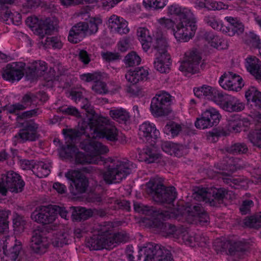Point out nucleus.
Wrapping results in <instances>:
<instances>
[{"label":"nucleus","instance_id":"56","mask_svg":"<svg viewBox=\"0 0 261 261\" xmlns=\"http://www.w3.org/2000/svg\"><path fill=\"white\" fill-rule=\"evenodd\" d=\"M161 148L164 151L170 155H178L179 149L177 145L170 142H163L161 144Z\"/></svg>","mask_w":261,"mask_h":261},{"label":"nucleus","instance_id":"12","mask_svg":"<svg viewBox=\"0 0 261 261\" xmlns=\"http://www.w3.org/2000/svg\"><path fill=\"white\" fill-rule=\"evenodd\" d=\"M25 64L23 62H13L3 68V78L10 82L19 81L23 76Z\"/></svg>","mask_w":261,"mask_h":261},{"label":"nucleus","instance_id":"18","mask_svg":"<svg viewBox=\"0 0 261 261\" xmlns=\"http://www.w3.org/2000/svg\"><path fill=\"white\" fill-rule=\"evenodd\" d=\"M139 135L141 138L152 144L158 138L160 133L154 124L145 122L140 125Z\"/></svg>","mask_w":261,"mask_h":261},{"label":"nucleus","instance_id":"64","mask_svg":"<svg viewBox=\"0 0 261 261\" xmlns=\"http://www.w3.org/2000/svg\"><path fill=\"white\" fill-rule=\"evenodd\" d=\"M159 22L161 28L166 30H171L174 35V32H175L176 30L174 28L175 25L174 21L170 19L162 18L159 20Z\"/></svg>","mask_w":261,"mask_h":261},{"label":"nucleus","instance_id":"30","mask_svg":"<svg viewBox=\"0 0 261 261\" xmlns=\"http://www.w3.org/2000/svg\"><path fill=\"white\" fill-rule=\"evenodd\" d=\"M55 30L54 22L50 18L40 20L37 28L35 29L36 33L43 38L45 35H50Z\"/></svg>","mask_w":261,"mask_h":261},{"label":"nucleus","instance_id":"4","mask_svg":"<svg viewBox=\"0 0 261 261\" xmlns=\"http://www.w3.org/2000/svg\"><path fill=\"white\" fill-rule=\"evenodd\" d=\"M89 128L92 131V137L105 138L112 143H116L118 138V129L114 122L109 118L99 117L97 118H90Z\"/></svg>","mask_w":261,"mask_h":261},{"label":"nucleus","instance_id":"43","mask_svg":"<svg viewBox=\"0 0 261 261\" xmlns=\"http://www.w3.org/2000/svg\"><path fill=\"white\" fill-rule=\"evenodd\" d=\"M240 162L241 160L238 158L226 156L223 160V169L233 172L241 167Z\"/></svg>","mask_w":261,"mask_h":261},{"label":"nucleus","instance_id":"27","mask_svg":"<svg viewBox=\"0 0 261 261\" xmlns=\"http://www.w3.org/2000/svg\"><path fill=\"white\" fill-rule=\"evenodd\" d=\"M83 148L87 152L90 153V156H93L92 158H94L97 155H100L99 154L106 153L109 151L107 146L94 140H90L86 143L84 145Z\"/></svg>","mask_w":261,"mask_h":261},{"label":"nucleus","instance_id":"25","mask_svg":"<svg viewBox=\"0 0 261 261\" xmlns=\"http://www.w3.org/2000/svg\"><path fill=\"white\" fill-rule=\"evenodd\" d=\"M168 211L169 213V217L164 218H158L156 217V220L153 222V225L154 227L156 228L158 231L159 232L166 234L167 236L172 234L175 238L179 228H177L174 225L158 220V219L165 220L170 218V212L169 211Z\"/></svg>","mask_w":261,"mask_h":261},{"label":"nucleus","instance_id":"13","mask_svg":"<svg viewBox=\"0 0 261 261\" xmlns=\"http://www.w3.org/2000/svg\"><path fill=\"white\" fill-rule=\"evenodd\" d=\"M201 60V57L197 49L187 52L179 69L181 71L196 73L199 71V65Z\"/></svg>","mask_w":261,"mask_h":261},{"label":"nucleus","instance_id":"23","mask_svg":"<svg viewBox=\"0 0 261 261\" xmlns=\"http://www.w3.org/2000/svg\"><path fill=\"white\" fill-rule=\"evenodd\" d=\"M86 245L91 250H97L103 248L109 249L107 234L99 236H93L88 239Z\"/></svg>","mask_w":261,"mask_h":261},{"label":"nucleus","instance_id":"5","mask_svg":"<svg viewBox=\"0 0 261 261\" xmlns=\"http://www.w3.org/2000/svg\"><path fill=\"white\" fill-rule=\"evenodd\" d=\"M147 192L152 195L154 201L162 204L173 205L176 197L175 188L173 187H165L159 178L150 179L147 183Z\"/></svg>","mask_w":261,"mask_h":261},{"label":"nucleus","instance_id":"39","mask_svg":"<svg viewBox=\"0 0 261 261\" xmlns=\"http://www.w3.org/2000/svg\"><path fill=\"white\" fill-rule=\"evenodd\" d=\"M244 109V104L237 98L229 95L223 109L230 112H240Z\"/></svg>","mask_w":261,"mask_h":261},{"label":"nucleus","instance_id":"40","mask_svg":"<svg viewBox=\"0 0 261 261\" xmlns=\"http://www.w3.org/2000/svg\"><path fill=\"white\" fill-rule=\"evenodd\" d=\"M245 97L248 101H251L256 107L261 109V92L255 87H249L246 91Z\"/></svg>","mask_w":261,"mask_h":261},{"label":"nucleus","instance_id":"7","mask_svg":"<svg viewBox=\"0 0 261 261\" xmlns=\"http://www.w3.org/2000/svg\"><path fill=\"white\" fill-rule=\"evenodd\" d=\"M25 183L21 176L13 171H9L0 179V193L6 195L8 191L18 193L23 191Z\"/></svg>","mask_w":261,"mask_h":261},{"label":"nucleus","instance_id":"24","mask_svg":"<svg viewBox=\"0 0 261 261\" xmlns=\"http://www.w3.org/2000/svg\"><path fill=\"white\" fill-rule=\"evenodd\" d=\"M109 27L120 35L126 34L129 31L128 22L123 18L113 15L109 19Z\"/></svg>","mask_w":261,"mask_h":261},{"label":"nucleus","instance_id":"34","mask_svg":"<svg viewBox=\"0 0 261 261\" xmlns=\"http://www.w3.org/2000/svg\"><path fill=\"white\" fill-rule=\"evenodd\" d=\"M138 39L142 44L143 49L147 51L150 47L152 38L149 33V31L144 28H140L137 30Z\"/></svg>","mask_w":261,"mask_h":261},{"label":"nucleus","instance_id":"21","mask_svg":"<svg viewBox=\"0 0 261 261\" xmlns=\"http://www.w3.org/2000/svg\"><path fill=\"white\" fill-rule=\"evenodd\" d=\"M87 36L86 22H80L73 25L69 31L68 40L73 43H77Z\"/></svg>","mask_w":261,"mask_h":261},{"label":"nucleus","instance_id":"2","mask_svg":"<svg viewBox=\"0 0 261 261\" xmlns=\"http://www.w3.org/2000/svg\"><path fill=\"white\" fill-rule=\"evenodd\" d=\"M168 13L179 17V22L176 25L174 32L175 38L179 41L187 42L195 35L197 29L196 19L191 11L187 8H181L176 5L168 7Z\"/></svg>","mask_w":261,"mask_h":261},{"label":"nucleus","instance_id":"61","mask_svg":"<svg viewBox=\"0 0 261 261\" xmlns=\"http://www.w3.org/2000/svg\"><path fill=\"white\" fill-rule=\"evenodd\" d=\"M202 211L203 207L200 204L187 206L185 209V212L188 214V216H191L196 218L199 215V212H201Z\"/></svg>","mask_w":261,"mask_h":261},{"label":"nucleus","instance_id":"14","mask_svg":"<svg viewBox=\"0 0 261 261\" xmlns=\"http://www.w3.org/2000/svg\"><path fill=\"white\" fill-rule=\"evenodd\" d=\"M220 85L224 89L238 91L244 86L242 78L231 72H225L219 81Z\"/></svg>","mask_w":261,"mask_h":261},{"label":"nucleus","instance_id":"19","mask_svg":"<svg viewBox=\"0 0 261 261\" xmlns=\"http://www.w3.org/2000/svg\"><path fill=\"white\" fill-rule=\"evenodd\" d=\"M152 48L155 56H170L167 53L168 44L166 39L159 28L156 29Z\"/></svg>","mask_w":261,"mask_h":261},{"label":"nucleus","instance_id":"35","mask_svg":"<svg viewBox=\"0 0 261 261\" xmlns=\"http://www.w3.org/2000/svg\"><path fill=\"white\" fill-rule=\"evenodd\" d=\"M71 236L67 232H59L51 239V244L54 247H62L68 245L71 241Z\"/></svg>","mask_w":261,"mask_h":261},{"label":"nucleus","instance_id":"51","mask_svg":"<svg viewBox=\"0 0 261 261\" xmlns=\"http://www.w3.org/2000/svg\"><path fill=\"white\" fill-rule=\"evenodd\" d=\"M167 0H143V3L146 8L160 9L166 5Z\"/></svg>","mask_w":261,"mask_h":261},{"label":"nucleus","instance_id":"52","mask_svg":"<svg viewBox=\"0 0 261 261\" xmlns=\"http://www.w3.org/2000/svg\"><path fill=\"white\" fill-rule=\"evenodd\" d=\"M203 113L208 119L211 120L214 125H216L219 122L221 115L215 109L213 108H209Z\"/></svg>","mask_w":261,"mask_h":261},{"label":"nucleus","instance_id":"48","mask_svg":"<svg viewBox=\"0 0 261 261\" xmlns=\"http://www.w3.org/2000/svg\"><path fill=\"white\" fill-rule=\"evenodd\" d=\"M195 126L197 128L204 129L212 127L214 125L213 122L211 121V120L208 119L205 116V114L202 113L200 117L197 118L195 122Z\"/></svg>","mask_w":261,"mask_h":261},{"label":"nucleus","instance_id":"6","mask_svg":"<svg viewBox=\"0 0 261 261\" xmlns=\"http://www.w3.org/2000/svg\"><path fill=\"white\" fill-rule=\"evenodd\" d=\"M53 207V205L41 206L36 208L31 214L32 220L44 225H46L42 228L48 232L56 230L58 227L57 224H53L56 219V215L55 214Z\"/></svg>","mask_w":261,"mask_h":261},{"label":"nucleus","instance_id":"17","mask_svg":"<svg viewBox=\"0 0 261 261\" xmlns=\"http://www.w3.org/2000/svg\"><path fill=\"white\" fill-rule=\"evenodd\" d=\"M225 19L226 23H224L222 27V32L226 35L232 37L240 35L244 31L243 24L237 18L226 17Z\"/></svg>","mask_w":261,"mask_h":261},{"label":"nucleus","instance_id":"29","mask_svg":"<svg viewBox=\"0 0 261 261\" xmlns=\"http://www.w3.org/2000/svg\"><path fill=\"white\" fill-rule=\"evenodd\" d=\"M70 212L73 221H81L87 220L91 217L93 212L91 209H86L83 207H70Z\"/></svg>","mask_w":261,"mask_h":261},{"label":"nucleus","instance_id":"36","mask_svg":"<svg viewBox=\"0 0 261 261\" xmlns=\"http://www.w3.org/2000/svg\"><path fill=\"white\" fill-rule=\"evenodd\" d=\"M170 60V56H156L155 60L154 61V68L161 73L168 72L171 65Z\"/></svg>","mask_w":261,"mask_h":261},{"label":"nucleus","instance_id":"9","mask_svg":"<svg viewBox=\"0 0 261 261\" xmlns=\"http://www.w3.org/2000/svg\"><path fill=\"white\" fill-rule=\"evenodd\" d=\"M65 177L71 181L70 190L73 195L76 196L86 192L89 182L81 172L78 170H71L65 174Z\"/></svg>","mask_w":261,"mask_h":261},{"label":"nucleus","instance_id":"3","mask_svg":"<svg viewBox=\"0 0 261 261\" xmlns=\"http://www.w3.org/2000/svg\"><path fill=\"white\" fill-rule=\"evenodd\" d=\"M126 256L129 261H174L170 250L153 243H147L140 248L136 259L132 250L129 251Z\"/></svg>","mask_w":261,"mask_h":261},{"label":"nucleus","instance_id":"44","mask_svg":"<svg viewBox=\"0 0 261 261\" xmlns=\"http://www.w3.org/2000/svg\"><path fill=\"white\" fill-rule=\"evenodd\" d=\"M193 197L197 201H203L209 203L211 197L210 189L204 188H198L197 191L193 193Z\"/></svg>","mask_w":261,"mask_h":261},{"label":"nucleus","instance_id":"62","mask_svg":"<svg viewBox=\"0 0 261 261\" xmlns=\"http://www.w3.org/2000/svg\"><path fill=\"white\" fill-rule=\"evenodd\" d=\"M204 21L213 29L222 32V27L224 23L219 24L215 16H206L204 17Z\"/></svg>","mask_w":261,"mask_h":261},{"label":"nucleus","instance_id":"11","mask_svg":"<svg viewBox=\"0 0 261 261\" xmlns=\"http://www.w3.org/2000/svg\"><path fill=\"white\" fill-rule=\"evenodd\" d=\"M38 124L33 120L26 121L22 124V128L19 130L14 138L20 143L35 141L40 137L38 132Z\"/></svg>","mask_w":261,"mask_h":261},{"label":"nucleus","instance_id":"1","mask_svg":"<svg viewBox=\"0 0 261 261\" xmlns=\"http://www.w3.org/2000/svg\"><path fill=\"white\" fill-rule=\"evenodd\" d=\"M74 156L76 164H94L106 166L107 169L102 173V175L107 184L119 183L132 172V164L127 160H114L101 155L90 158L80 151L76 152Z\"/></svg>","mask_w":261,"mask_h":261},{"label":"nucleus","instance_id":"41","mask_svg":"<svg viewBox=\"0 0 261 261\" xmlns=\"http://www.w3.org/2000/svg\"><path fill=\"white\" fill-rule=\"evenodd\" d=\"M32 171L39 178H43L50 173L49 166L43 162H38L33 165Z\"/></svg>","mask_w":261,"mask_h":261},{"label":"nucleus","instance_id":"37","mask_svg":"<svg viewBox=\"0 0 261 261\" xmlns=\"http://www.w3.org/2000/svg\"><path fill=\"white\" fill-rule=\"evenodd\" d=\"M244 125V122L239 115L231 116L228 119V123L225 127L229 133L240 132Z\"/></svg>","mask_w":261,"mask_h":261},{"label":"nucleus","instance_id":"16","mask_svg":"<svg viewBox=\"0 0 261 261\" xmlns=\"http://www.w3.org/2000/svg\"><path fill=\"white\" fill-rule=\"evenodd\" d=\"M148 71L143 67L136 68L134 70H129L125 74V78L132 85L127 86V92L134 94L136 90V84L140 81H143L147 78Z\"/></svg>","mask_w":261,"mask_h":261},{"label":"nucleus","instance_id":"42","mask_svg":"<svg viewBox=\"0 0 261 261\" xmlns=\"http://www.w3.org/2000/svg\"><path fill=\"white\" fill-rule=\"evenodd\" d=\"M140 155L141 160L148 164L154 162L161 157L154 149L148 147L143 149Z\"/></svg>","mask_w":261,"mask_h":261},{"label":"nucleus","instance_id":"49","mask_svg":"<svg viewBox=\"0 0 261 261\" xmlns=\"http://www.w3.org/2000/svg\"><path fill=\"white\" fill-rule=\"evenodd\" d=\"M181 130V126L180 125L173 121L168 123L164 128L165 133L167 135H171L172 137L177 136Z\"/></svg>","mask_w":261,"mask_h":261},{"label":"nucleus","instance_id":"47","mask_svg":"<svg viewBox=\"0 0 261 261\" xmlns=\"http://www.w3.org/2000/svg\"><path fill=\"white\" fill-rule=\"evenodd\" d=\"M226 150L232 154H243L248 151V148L244 143H236L228 147Z\"/></svg>","mask_w":261,"mask_h":261},{"label":"nucleus","instance_id":"50","mask_svg":"<svg viewBox=\"0 0 261 261\" xmlns=\"http://www.w3.org/2000/svg\"><path fill=\"white\" fill-rule=\"evenodd\" d=\"M230 240H221L217 239L213 243V247L217 252H225L228 253Z\"/></svg>","mask_w":261,"mask_h":261},{"label":"nucleus","instance_id":"15","mask_svg":"<svg viewBox=\"0 0 261 261\" xmlns=\"http://www.w3.org/2000/svg\"><path fill=\"white\" fill-rule=\"evenodd\" d=\"M43 232L42 228L35 229L32 232L30 248L34 253L37 254L45 253L48 246L47 239L43 236Z\"/></svg>","mask_w":261,"mask_h":261},{"label":"nucleus","instance_id":"45","mask_svg":"<svg viewBox=\"0 0 261 261\" xmlns=\"http://www.w3.org/2000/svg\"><path fill=\"white\" fill-rule=\"evenodd\" d=\"M123 61L127 67H133L139 65L141 59L135 51H132L125 57Z\"/></svg>","mask_w":261,"mask_h":261},{"label":"nucleus","instance_id":"63","mask_svg":"<svg viewBox=\"0 0 261 261\" xmlns=\"http://www.w3.org/2000/svg\"><path fill=\"white\" fill-rule=\"evenodd\" d=\"M13 12L9 10L8 7L3 6L2 9H0V19L6 22V23L10 24L12 22V16Z\"/></svg>","mask_w":261,"mask_h":261},{"label":"nucleus","instance_id":"28","mask_svg":"<svg viewBox=\"0 0 261 261\" xmlns=\"http://www.w3.org/2000/svg\"><path fill=\"white\" fill-rule=\"evenodd\" d=\"M246 251L245 245L241 241H229L228 251L227 253L237 260L243 257Z\"/></svg>","mask_w":261,"mask_h":261},{"label":"nucleus","instance_id":"32","mask_svg":"<svg viewBox=\"0 0 261 261\" xmlns=\"http://www.w3.org/2000/svg\"><path fill=\"white\" fill-rule=\"evenodd\" d=\"M108 241L110 249H113L118 244L125 243L129 239L128 234L125 231L118 232L113 234H107Z\"/></svg>","mask_w":261,"mask_h":261},{"label":"nucleus","instance_id":"59","mask_svg":"<svg viewBox=\"0 0 261 261\" xmlns=\"http://www.w3.org/2000/svg\"><path fill=\"white\" fill-rule=\"evenodd\" d=\"M8 212L0 210V233L4 232L8 229Z\"/></svg>","mask_w":261,"mask_h":261},{"label":"nucleus","instance_id":"58","mask_svg":"<svg viewBox=\"0 0 261 261\" xmlns=\"http://www.w3.org/2000/svg\"><path fill=\"white\" fill-rule=\"evenodd\" d=\"M177 239H181L187 245H192L194 238L190 236L189 233L184 229L179 228L176 237Z\"/></svg>","mask_w":261,"mask_h":261},{"label":"nucleus","instance_id":"54","mask_svg":"<svg viewBox=\"0 0 261 261\" xmlns=\"http://www.w3.org/2000/svg\"><path fill=\"white\" fill-rule=\"evenodd\" d=\"M244 224L250 228L258 229L261 227V216H252L245 220Z\"/></svg>","mask_w":261,"mask_h":261},{"label":"nucleus","instance_id":"53","mask_svg":"<svg viewBox=\"0 0 261 261\" xmlns=\"http://www.w3.org/2000/svg\"><path fill=\"white\" fill-rule=\"evenodd\" d=\"M247 138L253 146H256L261 149V129L258 131H250L248 134Z\"/></svg>","mask_w":261,"mask_h":261},{"label":"nucleus","instance_id":"33","mask_svg":"<svg viewBox=\"0 0 261 261\" xmlns=\"http://www.w3.org/2000/svg\"><path fill=\"white\" fill-rule=\"evenodd\" d=\"M109 115L115 121L126 124L130 121L129 113L123 108L115 109L109 111Z\"/></svg>","mask_w":261,"mask_h":261},{"label":"nucleus","instance_id":"55","mask_svg":"<svg viewBox=\"0 0 261 261\" xmlns=\"http://www.w3.org/2000/svg\"><path fill=\"white\" fill-rule=\"evenodd\" d=\"M70 95L72 97V99H73L75 102L81 100L86 101V103L82 106V108L85 109L88 113H90L92 111V109H91L90 108V105L88 104L87 98H84L82 92L72 91L70 93Z\"/></svg>","mask_w":261,"mask_h":261},{"label":"nucleus","instance_id":"10","mask_svg":"<svg viewBox=\"0 0 261 261\" xmlns=\"http://www.w3.org/2000/svg\"><path fill=\"white\" fill-rule=\"evenodd\" d=\"M67 145L62 148V152L66 158H72L78 150L74 145L76 139L85 133L84 130H79L76 129L65 128L62 130Z\"/></svg>","mask_w":261,"mask_h":261},{"label":"nucleus","instance_id":"38","mask_svg":"<svg viewBox=\"0 0 261 261\" xmlns=\"http://www.w3.org/2000/svg\"><path fill=\"white\" fill-rule=\"evenodd\" d=\"M218 90L209 86L204 85L200 88L194 89V92L195 96L200 98L204 97L207 99L213 101L214 96L216 95Z\"/></svg>","mask_w":261,"mask_h":261},{"label":"nucleus","instance_id":"46","mask_svg":"<svg viewBox=\"0 0 261 261\" xmlns=\"http://www.w3.org/2000/svg\"><path fill=\"white\" fill-rule=\"evenodd\" d=\"M101 23L100 19L92 18L88 22H86V29L87 35L95 34L98 29V25Z\"/></svg>","mask_w":261,"mask_h":261},{"label":"nucleus","instance_id":"57","mask_svg":"<svg viewBox=\"0 0 261 261\" xmlns=\"http://www.w3.org/2000/svg\"><path fill=\"white\" fill-rule=\"evenodd\" d=\"M101 56L103 60L109 63L119 61L122 58L119 53L109 51L101 52Z\"/></svg>","mask_w":261,"mask_h":261},{"label":"nucleus","instance_id":"60","mask_svg":"<svg viewBox=\"0 0 261 261\" xmlns=\"http://www.w3.org/2000/svg\"><path fill=\"white\" fill-rule=\"evenodd\" d=\"M229 95L217 90L213 101L219 105L222 109L226 102Z\"/></svg>","mask_w":261,"mask_h":261},{"label":"nucleus","instance_id":"8","mask_svg":"<svg viewBox=\"0 0 261 261\" xmlns=\"http://www.w3.org/2000/svg\"><path fill=\"white\" fill-rule=\"evenodd\" d=\"M171 102V96L168 92L162 91L156 94L151 100L150 107L151 114L155 117L168 115Z\"/></svg>","mask_w":261,"mask_h":261},{"label":"nucleus","instance_id":"22","mask_svg":"<svg viewBox=\"0 0 261 261\" xmlns=\"http://www.w3.org/2000/svg\"><path fill=\"white\" fill-rule=\"evenodd\" d=\"M3 248L5 256L1 258L2 261H20L19 255L22 250V245L20 241L16 240L14 245L9 249L7 245Z\"/></svg>","mask_w":261,"mask_h":261},{"label":"nucleus","instance_id":"26","mask_svg":"<svg viewBox=\"0 0 261 261\" xmlns=\"http://www.w3.org/2000/svg\"><path fill=\"white\" fill-rule=\"evenodd\" d=\"M245 67L248 72L256 79L261 80V61L254 56L248 57L245 60Z\"/></svg>","mask_w":261,"mask_h":261},{"label":"nucleus","instance_id":"20","mask_svg":"<svg viewBox=\"0 0 261 261\" xmlns=\"http://www.w3.org/2000/svg\"><path fill=\"white\" fill-rule=\"evenodd\" d=\"M134 208L137 212L141 213L147 215H151L158 218H168L170 217L168 211H163V210L157 209L153 206L144 205L138 202H134Z\"/></svg>","mask_w":261,"mask_h":261},{"label":"nucleus","instance_id":"31","mask_svg":"<svg viewBox=\"0 0 261 261\" xmlns=\"http://www.w3.org/2000/svg\"><path fill=\"white\" fill-rule=\"evenodd\" d=\"M211 197L209 204L211 206H219L223 203V200L228 191L224 188L210 189Z\"/></svg>","mask_w":261,"mask_h":261}]
</instances>
